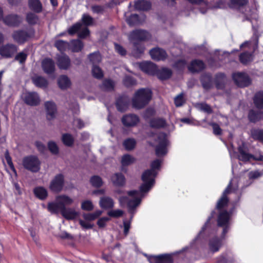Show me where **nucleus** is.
Here are the masks:
<instances>
[{
  "instance_id": "obj_1",
  "label": "nucleus",
  "mask_w": 263,
  "mask_h": 263,
  "mask_svg": "<svg viewBox=\"0 0 263 263\" xmlns=\"http://www.w3.org/2000/svg\"><path fill=\"white\" fill-rule=\"evenodd\" d=\"M161 161L157 159L151 163V169L145 171L142 179L143 183L141 185L140 191H133L128 193L130 198L126 197H121L119 201L121 205L127 203L128 212L132 214L130 220L135 213V209L140 204L143 193L147 192L151 190L155 183V178L157 174V170H159Z\"/></svg>"
},
{
  "instance_id": "obj_2",
  "label": "nucleus",
  "mask_w": 263,
  "mask_h": 263,
  "mask_svg": "<svg viewBox=\"0 0 263 263\" xmlns=\"http://www.w3.org/2000/svg\"><path fill=\"white\" fill-rule=\"evenodd\" d=\"M152 95V91L149 89L141 88L138 90L132 100L133 106L138 109L143 108L151 100Z\"/></svg>"
},
{
  "instance_id": "obj_3",
  "label": "nucleus",
  "mask_w": 263,
  "mask_h": 263,
  "mask_svg": "<svg viewBox=\"0 0 263 263\" xmlns=\"http://www.w3.org/2000/svg\"><path fill=\"white\" fill-rule=\"evenodd\" d=\"M73 202V200L67 195H59L56 197L55 202L48 203L47 209L52 214H57L66 205H70Z\"/></svg>"
},
{
  "instance_id": "obj_4",
  "label": "nucleus",
  "mask_w": 263,
  "mask_h": 263,
  "mask_svg": "<svg viewBox=\"0 0 263 263\" xmlns=\"http://www.w3.org/2000/svg\"><path fill=\"white\" fill-rule=\"evenodd\" d=\"M156 137V154L158 157L164 156L167 152L166 147L168 144V141L167 136L164 133H159Z\"/></svg>"
},
{
  "instance_id": "obj_5",
  "label": "nucleus",
  "mask_w": 263,
  "mask_h": 263,
  "mask_svg": "<svg viewBox=\"0 0 263 263\" xmlns=\"http://www.w3.org/2000/svg\"><path fill=\"white\" fill-rule=\"evenodd\" d=\"M22 164L24 167L31 172L36 173L40 171L41 161L35 156H29L23 158Z\"/></svg>"
},
{
  "instance_id": "obj_6",
  "label": "nucleus",
  "mask_w": 263,
  "mask_h": 263,
  "mask_svg": "<svg viewBox=\"0 0 263 263\" xmlns=\"http://www.w3.org/2000/svg\"><path fill=\"white\" fill-rule=\"evenodd\" d=\"M239 154L237 155V158L241 161L248 162L252 160L257 161H263V156L260 154H256L252 155L249 154L246 149V147L243 144L238 147Z\"/></svg>"
},
{
  "instance_id": "obj_7",
  "label": "nucleus",
  "mask_w": 263,
  "mask_h": 263,
  "mask_svg": "<svg viewBox=\"0 0 263 263\" xmlns=\"http://www.w3.org/2000/svg\"><path fill=\"white\" fill-rule=\"evenodd\" d=\"M69 34L72 35L76 33H78V36L80 38H85L89 34V31L88 28L84 26L81 23H77L70 27L68 29Z\"/></svg>"
},
{
  "instance_id": "obj_8",
  "label": "nucleus",
  "mask_w": 263,
  "mask_h": 263,
  "mask_svg": "<svg viewBox=\"0 0 263 263\" xmlns=\"http://www.w3.org/2000/svg\"><path fill=\"white\" fill-rule=\"evenodd\" d=\"M230 214L227 211L221 212L218 216L217 222L219 227H223L222 236L224 237L228 232L230 224Z\"/></svg>"
},
{
  "instance_id": "obj_9",
  "label": "nucleus",
  "mask_w": 263,
  "mask_h": 263,
  "mask_svg": "<svg viewBox=\"0 0 263 263\" xmlns=\"http://www.w3.org/2000/svg\"><path fill=\"white\" fill-rule=\"evenodd\" d=\"M233 79L235 84L239 87L248 86L251 83L250 79L246 73H234L233 74Z\"/></svg>"
},
{
  "instance_id": "obj_10",
  "label": "nucleus",
  "mask_w": 263,
  "mask_h": 263,
  "mask_svg": "<svg viewBox=\"0 0 263 263\" xmlns=\"http://www.w3.org/2000/svg\"><path fill=\"white\" fill-rule=\"evenodd\" d=\"M64 185V177L59 174L51 180L50 185V190L55 193L60 192L63 189Z\"/></svg>"
},
{
  "instance_id": "obj_11",
  "label": "nucleus",
  "mask_w": 263,
  "mask_h": 263,
  "mask_svg": "<svg viewBox=\"0 0 263 263\" xmlns=\"http://www.w3.org/2000/svg\"><path fill=\"white\" fill-rule=\"evenodd\" d=\"M149 36V34L147 31L137 30L132 32L128 37L130 42H139L148 39Z\"/></svg>"
},
{
  "instance_id": "obj_12",
  "label": "nucleus",
  "mask_w": 263,
  "mask_h": 263,
  "mask_svg": "<svg viewBox=\"0 0 263 263\" xmlns=\"http://www.w3.org/2000/svg\"><path fill=\"white\" fill-rule=\"evenodd\" d=\"M16 46L12 44H7L0 47V55L4 58L12 57L17 51Z\"/></svg>"
},
{
  "instance_id": "obj_13",
  "label": "nucleus",
  "mask_w": 263,
  "mask_h": 263,
  "mask_svg": "<svg viewBox=\"0 0 263 263\" xmlns=\"http://www.w3.org/2000/svg\"><path fill=\"white\" fill-rule=\"evenodd\" d=\"M23 97L25 102L30 106H36L40 101L39 95L36 92L24 93Z\"/></svg>"
},
{
  "instance_id": "obj_14",
  "label": "nucleus",
  "mask_w": 263,
  "mask_h": 263,
  "mask_svg": "<svg viewBox=\"0 0 263 263\" xmlns=\"http://www.w3.org/2000/svg\"><path fill=\"white\" fill-rule=\"evenodd\" d=\"M46 111V117L48 120L55 118L57 114V107L55 104L52 101H47L45 103Z\"/></svg>"
},
{
  "instance_id": "obj_15",
  "label": "nucleus",
  "mask_w": 263,
  "mask_h": 263,
  "mask_svg": "<svg viewBox=\"0 0 263 263\" xmlns=\"http://www.w3.org/2000/svg\"><path fill=\"white\" fill-rule=\"evenodd\" d=\"M141 70L149 75H155L157 70L156 65L151 62H143L139 64Z\"/></svg>"
},
{
  "instance_id": "obj_16",
  "label": "nucleus",
  "mask_w": 263,
  "mask_h": 263,
  "mask_svg": "<svg viewBox=\"0 0 263 263\" xmlns=\"http://www.w3.org/2000/svg\"><path fill=\"white\" fill-rule=\"evenodd\" d=\"M150 263H172L173 259L171 255H161L152 256L148 258Z\"/></svg>"
},
{
  "instance_id": "obj_17",
  "label": "nucleus",
  "mask_w": 263,
  "mask_h": 263,
  "mask_svg": "<svg viewBox=\"0 0 263 263\" xmlns=\"http://www.w3.org/2000/svg\"><path fill=\"white\" fill-rule=\"evenodd\" d=\"M42 67L43 71L47 74L53 73L55 70V64L53 61L49 58H46L42 62Z\"/></svg>"
},
{
  "instance_id": "obj_18",
  "label": "nucleus",
  "mask_w": 263,
  "mask_h": 263,
  "mask_svg": "<svg viewBox=\"0 0 263 263\" xmlns=\"http://www.w3.org/2000/svg\"><path fill=\"white\" fill-rule=\"evenodd\" d=\"M151 58L156 61L164 60L166 58V52L159 48H154L149 51Z\"/></svg>"
},
{
  "instance_id": "obj_19",
  "label": "nucleus",
  "mask_w": 263,
  "mask_h": 263,
  "mask_svg": "<svg viewBox=\"0 0 263 263\" xmlns=\"http://www.w3.org/2000/svg\"><path fill=\"white\" fill-rule=\"evenodd\" d=\"M139 119L135 115H127L123 117L122 122L124 125L130 127L134 126L139 122Z\"/></svg>"
},
{
  "instance_id": "obj_20",
  "label": "nucleus",
  "mask_w": 263,
  "mask_h": 263,
  "mask_svg": "<svg viewBox=\"0 0 263 263\" xmlns=\"http://www.w3.org/2000/svg\"><path fill=\"white\" fill-rule=\"evenodd\" d=\"M30 34L25 31H16L12 34L13 40L18 43L22 44L26 42L29 37Z\"/></svg>"
},
{
  "instance_id": "obj_21",
  "label": "nucleus",
  "mask_w": 263,
  "mask_h": 263,
  "mask_svg": "<svg viewBox=\"0 0 263 263\" xmlns=\"http://www.w3.org/2000/svg\"><path fill=\"white\" fill-rule=\"evenodd\" d=\"M4 21L8 26H17L22 21V18L18 15L15 14L9 15L4 19Z\"/></svg>"
},
{
  "instance_id": "obj_22",
  "label": "nucleus",
  "mask_w": 263,
  "mask_h": 263,
  "mask_svg": "<svg viewBox=\"0 0 263 263\" xmlns=\"http://www.w3.org/2000/svg\"><path fill=\"white\" fill-rule=\"evenodd\" d=\"M204 68V64L200 60L193 61L188 66L189 71L192 72H199Z\"/></svg>"
},
{
  "instance_id": "obj_23",
  "label": "nucleus",
  "mask_w": 263,
  "mask_h": 263,
  "mask_svg": "<svg viewBox=\"0 0 263 263\" xmlns=\"http://www.w3.org/2000/svg\"><path fill=\"white\" fill-rule=\"evenodd\" d=\"M99 205L102 209H112L114 206V202L112 199L110 197L108 196H103L100 198Z\"/></svg>"
},
{
  "instance_id": "obj_24",
  "label": "nucleus",
  "mask_w": 263,
  "mask_h": 263,
  "mask_svg": "<svg viewBox=\"0 0 263 263\" xmlns=\"http://www.w3.org/2000/svg\"><path fill=\"white\" fill-rule=\"evenodd\" d=\"M232 182H231L227 189L224 190L223 193L221 198L219 200L217 204V209L220 210V209L224 207L228 203V200L227 198V195L229 193L231 189Z\"/></svg>"
},
{
  "instance_id": "obj_25",
  "label": "nucleus",
  "mask_w": 263,
  "mask_h": 263,
  "mask_svg": "<svg viewBox=\"0 0 263 263\" xmlns=\"http://www.w3.org/2000/svg\"><path fill=\"white\" fill-rule=\"evenodd\" d=\"M57 64L61 69H67L70 65V59L66 55H62L58 58Z\"/></svg>"
},
{
  "instance_id": "obj_26",
  "label": "nucleus",
  "mask_w": 263,
  "mask_h": 263,
  "mask_svg": "<svg viewBox=\"0 0 263 263\" xmlns=\"http://www.w3.org/2000/svg\"><path fill=\"white\" fill-rule=\"evenodd\" d=\"M62 215L66 219H73L78 215V213L72 208H64L60 210Z\"/></svg>"
},
{
  "instance_id": "obj_27",
  "label": "nucleus",
  "mask_w": 263,
  "mask_h": 263,
  "mask_svg": "<svg viewBox=\"0 0 263 263\" xmlns=\"http://www.w3.org/2000/svg\"><path fill=\"white\" fill-rule=\"evenodd\" d=\"M134 47L132 52L133 56L138 58L142 54L144 51L145 48L141 43L132 42Z\"/></svg>"
},
{
  "instance_id": "obj_28",
  "label": "nucleus",
  "mask_w": 263,
  "mask_h": 263,
  "mask_svg": "<svg viewBox=\"0 0 263 263\" xmlns=\"http://www.w3.org/2000/svg\"><path fill=\"white\" fill-rule=\"evenodd\" d=\"M191 3L197 5L199 6L200 11L202 13H204L208 9L210 8V6L208 3L207 0H187Z\"/></svg>"
},
{
  "instance_id": "obj_29",
  "label": "nucleus",
  "mask_w": 263,
  "mask_h": 263,
  "mask_svg": "<svg viewBox=\"0 0 263 263\" xmlns=\"http://www.w3.org/2000/svg\"><path fill=\"white\" fill-rule=\"evenodd\" d=\"M33 84L37 87L40 88H46L48 85L47 80L42 76H35L32 79Z\"/></svg>"
},
{
  "instance_id": "obj_30",
  "label": "nucleus",
  "mask_w": 263,
  "mask_h": 263,
  "mask_svg": "<svg viewBox=\"0 0 263 263\" xmlns=\"http://www.w3.org/2000/svg\"><path fill=\"white\" fill-rule=\"evenodd\" d=\"M172 72L171 69L166 68H162L157 70L155 74L161 80L168 79L172 75Z\"/></svg>"
},
{
  "instance_id": "obj_31",
  "label": "nucleus",
  "mask_w": 263,
  "mask_h": 263,
  "mask_svg": "<svg viewBox=\"0 0 263 263\" xmlns=\"http://www.w3.org/2000/svg\"><path fill=\"white\" fill-rule=\"evenodd\" d=\"M58 84L61 89H66L70 87L71 82L67 76L62 75L59 78L58 80Z\"/></svg>"
},
{
  "instance_id": "obj_32",
  "label": "nucleus",
  "mask_w": 263,
  "mask_h": 263,
  "mask_svg": "<svg viewBox=\"0 0 263 263\" xmlns=\"http://www.w3.org/2000/svg\"><path fill=\"white\" fill-rule=\"evenodd\" d=\"M33 192L35 196L41 200H44L48 196L47 190L42 186H38L34 188Z\"/></svg>"
},
{
  "instance_id": "obj_33",
  "label": "nucleus",
  "mask_w": 263,
  "mask_h": 263,
  "mask_svg": "<svg viewBox=\"0 0 263 263\" xmlns=\"http://www.w3.org/2000/svg\"><path fill=\"white\" fill-rule=\"evenodd\" d=\"M151 7V4L146 1L142 0L136 2L135 4V8L138 10L146 11Z\"/></svg>"
},
{
  "instance_id": "obj_34",
  "label": "nucleus",
  "mask_w": 263,
  "mask_h": 263,
  "mask_svg": "<svg viewBox=\"0 0 263 263\" xmlns=\"http://www.w3.org/2000/svg\"><path fill=\"white\" fill-rule=\"evenodd\" d=\"M221 240L217 238H213L210 240L209 248L211 251L213 252H217L221 246Z\"/></svg>"
},
{
  "instance_id": "obj_35",
  "label": "nucleus",
  "mask_w": 263,
  "mask_h": 263,
  "mask_svg": "<svg viewBox=\"0 0 263 263\" xmlns=\"http://www.w3.org/2000/svg\"><path fill=\"white\" fill-rule=\"evenodd\" d=\"M111 181L116 186H122L125 183V178L121 173H116L112 176Z\"/></svg>"
},
{
  "instance_id": "obj_36",
  "label": "nucleus",
  "mask_w": 263,
  "mask_h": 263,
  "mask_svg": "<svg viewBox=\"0 0 263 263\" xmlns=\"http://www.w3.org/2000/svg\"><path fill=\"white\" fill-rule=\"evenodd\" d=\"M28 5L30 9L36 13L41 12L42 10V5L39 0H29Z\"/></svg>"
},
{
  "instance_id": "obj_37",
  "label": "nucleus",
  "mask_w": 263,
  "mask_h": 263,
  "mask_svg": "<svg viewBox=\"0 0 263 263\" xmlns=\"http://www.w3.org/2000/svg\"><path fill=\"white\" fill-rule=\"evenodd\" d=\"M69 44V48L73 52H79L83 47V43L79 40H72Z\"/></svg>"
},
{
  "instance_id": "obj_38",
  "label": "nucleus",
  "mask_w": 263,
  "mask_h": 263,
  "mask_svg": "<svg viewBox=\"0 0 263 263\" xmlns=\"http://www.w3.org/2000/svg\"><path fill=\"white\" fill-rule=\"evenodd\" d=\"M149 124L152 127L158 128L163 127L165 125L166 122L163 119L154 118L151 120Z\"/></svg>"
},
{
  "instance_id": "obj_39",
  "label": "nucleus",
  "mask_w": 263,
  "mask_h": 263,
  "mask_svg": "<svg viewBox=\"0 0 263 263\" xmlns=\"http://www.w3.org/2000/svg\"><path fill=\"white\" fill-rule=\"evenodd\" d=\"M136 161V159L129 154H126L122 156L121 159L122 166H126L133 164Z\"/></svg>"
},
{
  "instance_id": "obj_40",
  "label": "nucleus",
  "mask_w": 263,
  "mask_h": 263,
  "mask_svg": "<svg viewBox=\"0 0 263 263\" xmlns=\"http://www.w3.org/2000/svg\"><path fill=\"white\" fill-rule=\"evenodd\" d=\"M145 17L142 16V20L139 19V16L137 14H132L126 19L127 23L130 26H134L142 22L144 20Z\"/></svg>"
},
{
  "instance_id": "obj_41",
  "label": "nucleus",
  "mask_w": 263,
  "mask_h": 263,
  "mask_svg": "<svg viewBox=\"0 0 263 263\" xmlns=\"http://www.w3.org/2000/svg\"><path fill=\"white\" fill-rule=\"evenodd\" d=\"M254 103L257 108H263V92H258L255 95Z\"/></svg>"
},
{
  "instance_id": "obj_42",
  "label": "nucleus",
  "mask_w": 263,
  "mask_h": 263,
  "mask_svg": "<svg viewBox=\"0 0 263 263\" xmlns=\"http://www.w3.org/2000/svg\"><path fill=\"white\" fill-rule=\"evenodd\" d=\"M203 87L205 89L209 88L212 85V78L210 74H204L201 78Z\"/></svg>"
},
{
  "instance_id": "obj_43",
  "label": "nucleus",
  "mask_w": 263,
  "mask_h": 263,
  "mask_svg": "<svg viewBox=\"0 0 263 263\" xmlns=\"http://www.w3.org/2000/svg\"><path fill=\"white\" fill-rule=\"evenodd\" d=\"M54 45L59 51L63 52L69 48V44L67 42L63 40H58L55 42Z\"/></svg>"
},
{
  "instance_id": "obj_44",
  "label": "nucleus",
  "mask_w": 263,
  "mask_h": 263,
  "mask_svg": "<svg viewBox=\"0 0 263 263\" xmlns=\"http://www.w3.org/2000/svg\"><path fill=\"white\" fill-rule=\"evenodd\" d=\"M102 213L100 210H97L92 213L85 214L83 215L84 218L87 221L93 220L99 217Z\"/></svg>"
},
{
  "instance_id": "obj_45",
  "label": "nucleus",
  "mask_w": 263,
  "mask_h": 263,
  "mask_svg": "<svg viewBox=\"0 0 263 263\" xmlns=\"http://www.w3.org/2000/svg\"><path fill=\"white\" fill-rule=\"evenodd\" d=\"M262 117V112L261 111L256 113L254 110H251L249 114V118L251 122H255Z\"/></svg>"
},
{
  "instance_id": "obj_46",
  "label": "nucleus",
  "mask_w": 263,
  "mask_h": 263,
  "mask_svg": "<svg viewBox=\"0 0 263 263\" xmlns=\"http://www.w3.org/2000/svg\"><path fill=\"white\" fill-rule=\"evenodd\" d=\"M251 135L254 139L263 142V130L253 129L251 130Z\"/></svg>"
},
{
  "instance_id": "obj_47",
  "label": "nucleus",
  "mask_w": 263,
  "mask_h": 263,
  "mask_svg": "<svg viewBox=\"0 0 263 263\" xmlns=\"http://www.w3.org/2000/svg\"><path fill=\"white\" fill-rule=\"evenodd\" d=\"M136 140L133 138H129L124 141L123 145L126 149L130 151L133 149L136 145Z\"/></svg>"
},
{
  "instance_id": "obj_48",
  "label": "nucleus",
  "mask_w": 263,
  "mask_h": 263,
  "mask_svg": "<svg viewBox=\"0 0 263 263\" xmlns=\"http://www.w3.org/2000/svg\"><path fill=\"white\" fill-rule=\"evenodd\" d=\"M26 20L29 24L32 25L37 23L39 18L35 14L30 12L27 14Z\"/></svg>"
},
{
  "instance_id": "obj_49",
  "label": "nucleus",
  "mask_w": 263,
  "mask_h": 263,
  "mask_svg": "<svg viewBox=\"0 0 263 263\" xmlns=\"http://www.w3.org/2000/svg\"><path fill=\"white\" fill-rule=\"evenodd\" d=\"M92 74L95 78L98 79H101L103 77V73L101 68L96 65H93Z\"/></svg>"
},
{
  "instance_id": "obj_50",
  "label": "nucleus",
  "mask_w": 263,
  "mask_h": 263,
  "mask_svg": "<svg viewBox=\"0 0 263 263\" xmlns=\"http://www.w3.org/2000/svg\"><path fill=\"white\" fill-rule=\"evenodd\" d=\"M114 86L115 83L113 81L110 80H105L103 82L102 88L105 90L110 91L113 90Z\"/></svg>"
},
{
  "instance_id": "obj_51",
  "label": "nucleus",
  "mask_w": 263,
  "mask_h": 263,
  "mask_svg": "<svg viewBox=\"0 0 263 263\" xmlns=\"http://www.w3.org/2000/svg\"><path fill=\"white\" fill-rule=\"evenodd\" d=\"M89 58L93 65H95V64L99 63L101 61V57L99 52H94L90 54Z\"/></svg>"
},
{
  "instance_id": "obj_52",
  "label": "nucleus",
  "mask_w": 263,
  "mask_h": 263,
  "mask_svg": "<svg viewBox=\"0 0 263 263\" xmlns=\"http://www.w3.org/2000/svg\"><path fill=\"white\" fill-rule=\"evenodd\" d=\"M196 107L200 110L204 111L205 112L210 114L211 113L212 110L211 107L206 103H197L196 105Z\"/></svg>"
},
{
  "instance_id": "obj_53",
  "label": "nucleus",
  "mask_w": 263,
  "mask_h": 263,
  "mask_svg": "<svg viewBox=\"0 0 263 263\" xmlns=\"http://www.w3.org/2000/svg\"><path fill=\"white\" fill-rule=\"evenodd\" d=\"M239 59L242 63L247 64L252 60V55L248 52H244L240 55Z\"/></svg>"
},
{
  "instance_id": "obj_54",
  "label": "nucleus",
  "mask_w": 263,
  "mask_h": 263,
  "mask_svg": "<svg viewBox=\"0 0 263 263\" xmlns=\"http://www.w3.org/2000/svg\"><path fill=\"white\" fill-rule=\"evenodd\" d=\"M81 208L83 210L90 211L93 209V205L90 200H86L82 202Z\"/></svg>"
},
{
  "instance_id": "obj_55",
  "label": "nucleus",
  "mask_w": 263,
  "mask_h": 263,
  "mask_svg": "<svg viewBox=\"0 0 263 263\" xmlns=\"http://www.w3.org/2000/svg\"><path fill=\"white\" fill-rule=\"evenodd\" d=\"M62 141L65 145L71 146L73 143V139L70 134H65L62 136Z\"/></svg>"
},
{
  "instance_id": "obj_56",
  "label": "nucleus",
  "mask_w": 263,
  "mask_h": 263,
  "mask_svg": "<svg viewBox=\"0 0 263 263\" xmlns=\"http://www.w3.org/2000/svg\"><path fill=\"white\" fill-rule=\"evenodd\" d=\"M90 182L93 186L97 187L101 186L103 184L102 179L98 176H94L91 177Z\"/></svg>"
},
{
  "instance_id": "obj_57",
  "label": "nucleus",
  "mask_w": 263,
  "mask_h": 263,
  "mask_svg": "<svg viewBox=\"0 0 263 263\" xmlns=\"http://www.w3.org/2000/svg\"><path fill=\"white\" fill-rule=\"evenodd\" d=\"M123 213L124 212L122 210L117 209L108 211L107 215L111 217L118 218L121 217L123 215Z\"/></svg>"
},
{
  "instance_id": "obj_58",
  "label": "nucleus",
  "mask_w": 263,
  "mask_h": 263,
  "mask_svg": "<svg viewBox=\"0 0 263 263\" xmlns=\"http://www.w3.org/2000/svg\"><path fill=\"white\" fill-rule=\"evenodd\" d=\"M48 147L50 152L53 154H58L59 147L57 144L53 141H49L48 143Z\"/></svg>"
},
{
  "instance_id": "obj_59",
  "label": "nucleus",
  "mask_w": 263,
  "mask_h": 263,
  "mask_svg": "<svg viewBox=\"0 0 263 263\" xmlns=\"http://www.w3.org/2000/svg\"><path fill=\"white\" fill-rule=\"evenodd\" d=\"M116 105L118 110L120 111H124L127 108V103L126 102H123L121 99L117 101Z\"/></svg>"
},
{
  "instance_id": "obj_60",
  "label": "nucleus",
  "mask_w": 263,
  "mask_h": 263,
  "mask_svg": "<svg viewBox=\"0 0 263 263\" xmlns=\"http://www.w3.org/2000/svg\"><path fill=\"white\" fill-rule=\"evenodd\" d=\"M185 102L182 93L179 94L175 98L174 102L177 107L182 106Z\"/></svg>"
},
{
  "instance_id": "obj_61",
  "label": "nucleus",
  "mask_w": 263,
  "mask_h": 263,
  "mask_svg": "<svg viewBox=\"0 0 263 263\" xmlns=\"http://www.w3.org/2000/svg\"><path fill=\"white\" fill-rule=\"evenodd\" d=\"M123 83L126 86L129 87L136 84V82L132 77L126 76L123 80Z\"/></svg>"
},
{
  "instance_id": "obj_62",
  "label": "nucleus",
  "mask_w": 263,
  "mask_h": 263,
  "mask_svg": "<svg viewBox=\"0 0 263 263\" xmlns=\"http://www.w3.org/2000/svg\"><path fill=\"white\" fill-rule=\"evenodd\" d=\"M82 21L85 26H89L93 23V18L87 14H84L82 18Z\"/></svg>"
},
{
  "instance_id": "obj_63",
  "label": "nucleus",
  "mask_w": 263,
  "mask_h": 263,
  "mask_svg": "<svg viewBox=\"0 0 263 263\" xmlns=\"http://www.w3.org/2000/svg\"><path fill=\"white\" fill-rule=\"evenodd\" d=\"M263 175V172L258 171H251L249 173V178L250 179H255Z\"/></svg>"
},
{
  "instance_id": "obj_64",
  "label": "nucleus",
  "mask_w": 263,
  "mask_h": 263,
  "mask_svg": "<svg viewBox=\"0 0 263 263\" xmlns=\"http://www.w3.org/2000/svg\"><path fill=\"white\" fill-rule=\"evenodd\" d=\"M231 3L234 7H240L246 5L248 2V0H230Z\"/></svg>"
}]
</instances>
